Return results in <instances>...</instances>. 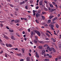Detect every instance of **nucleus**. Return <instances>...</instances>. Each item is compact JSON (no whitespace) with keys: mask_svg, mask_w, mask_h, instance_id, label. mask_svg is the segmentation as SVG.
<instances>
[{"mask_svg":"<svg viewBox=\"0 0 61 61\" xmlns=\"http://www.w3.org/2000/svg\"><path fill=\"white\" fill-rule=\"evenodd\" d=\"M46 32H47V33H49V34H51V32H50L49 31V30H47L46 31Z\"/></svg>","mask_w":61,"mask_h":61,"instance_id":"f704fd0d","label":"nucleus"},{"mask_svg":"<svg viewBox=\"0 0 61 61\" xmlns=\"http://www.w3.org/2000/svg\"><path fill=\"white\" fill-rule=\"evenodd\" d=\"M40 15L39 14L37 13L36 15V17H39V16H40Z\"/></svg>","mask_w":61,"mask_h":61,"instance_id":"1a4fd4ad","label":"nucleus"},{"mask_svg":"<svg viewBox=\"0 0 61 61\" xmlns=\"http://www.w3.org/2000/svg\"><path fill=\"white\" fill-rule=\"evenodd\" d=\"M52 3L53 5H55L56 4V3L54 2H52Z\"/></svg>","mask_w":61,"mask_h":61,"instance_id":"7c9ffc66","label":"nucleus"},{"mask_svg":"<svg viewBox=\"0 0 61 61\" xmlns=\"http://www.w3.org/2000/svg\"><path fill=\"white\" fill-rule=\"evenodd\" d=\"M58 59H59L60 60V59H61V56H60L58 57Z\"/></svg>","mask_w":61,"mask_h":61,"instance_id":"473e14b6","label":"nucleus"},{"mask_svg":"<svg viewBox=\"0 0 61 61\" xmlns=\"http://www.w3.org/2000/svg\"><path fill=\"white\" fill-rule=\"evenodd\" d=\"M23 19H25V20L26 21H27V20L26 18H24Z\"/></svg>","mask_w":61,"mask_h":61,"instance_id":"bf43d9fd","label":"nucleus"},{"mask_svg":"<svg viewBox=\"0 0 61 61\" xmlns=\"http://www.w3.org/2000/svg\"><path fill=\"white\" fill-rule=\"evenodd\" d=\"M46 40H49V39L48 38H46Z\"/></svg>","mask_w":61,"mask_h":61,"instance_id":"09e8293b","label":"nucleus"},{"mask_svg":"<svg viewBox=\"0 0 61 61\" xmlns=\"http://www.w3.org/2000/svg\"><path fill=\"white\" fill-rule=\"evenodd\" d=\"M39 43H41V44H44V42H43V41H40Z\"/></svg>","mask_w":61,"mask_h":61,"instance_id":"c756f323","label":"nucleus"},{"mask_svg":"<svg viewBox=\"0 0 61 61\" xmlns=\"http://www.w3.org/2000/svg\"><path fill=\"white\" fill-rule=\"evenodd\" d=\"M34 34H35V32H34V31H32L30 32L31 35V36H33L34 35Z\"/></svg>","mask_w":61,"mask_h":61,"instance_id":"39448f33","label":"nucleus"},{"mask_svg":"<svg viewBox=\"0 0 61 61\" xmlns=\"http://www.w3.org/2000/svg\"><path fill=\"white\" fill-rule=\"evenodd\" d=\"M9 5H10V6H11V7H14L13 5L12 4H9Z\"/></svg>","mask_w":61,"mask_h":61,"instance_id":"bb28decb","label":"nucleus"},{"mask_svg":"<svg viewBox=\"0 0 61 61\" xmlns=\"http://www.w3.org/2000/svg\"><path fill=\"white\" fill-rule=\"evenodd\" d=\"M15 23H20V20H15L14 21Z\"/></svg>","mask_w":61,"mask_h":61,"instance_id":"f03ea898","label":"nucleus"},{"mask_svg":"<svg viewBox=\"0 0 61 61\" xmlns=\"http://www.w3.org/2000/svg\"><path fill=\"white\" fill-rule=\"evenodd\" d=\"M9 47H12V46L11 45L9 44Z\"/></svg>","mask_w":61,"mask_h":61,"instance_id":"052dcab7","label":"nucleus"},{"mask_svg":"<svg viewBox=\"0 0 61 61\" xmlns=\"http://www.w3.org/2000/svg\"><path fill=\"white\" fill-rule=\"evenodd\" d=\"M36 55H35L36 57L37 58H39V55H38V54L37 53V52H36Z\"/></svg>","mask_w":61,"mask_h":61,"instance_id":"20e7f679","label":"nucleus"},{"mask_svg":"<svg viewBox=\"0 0 61 61\" xmlns=\"http://www.w3.org/2000/svg\"><path fill=\"white\" fill-rule=\"evenodd\" d=\"M41 16L42 17V19H43V20H45V17L43 16Z\"/></svg>","mask_w":61,"mask_h":61,"instance_id":"b1692460","label":"nucleus"},{"mask_svg":"<svg viewBox=\"0 0 61 61\" xmlns=\"http://www.w3.org/2000/svg\"><path fill=\"white\" fill-rule=\"evenodd\" d=\"M22 34H25V32L24 31H23L22 32Z\"/></svg>","mask_w":61,"mask_h":61,"instance_id":"e2e57ef3","label":"nucleus"},{"mask_svg":"<svg viewBox=\"0 0 61 61\" xmlns=\"http://www.w3.org/2000/svg\"><path fill=\"white\" fill-rule=\"evenodd\" d=\"M54 17L53 16H50L49 17V18L50 19H51L52 18H53Z\"/></svg>","mask_w":61,"mask_h":61,"instance_id":"4be33fe9","label":"nucleus"},{"mask_svg":"<svg viewBox=\"0 0 61 61\" xmlns=\"http://www.w3.org/2000/svg\"><path fill=\"white\" fill-rule=\"evenodd\" d=\"M35 37L36 38V40H38V37L37 36H35Z\"/></svg>","mask_w":61,"mask_h":61,"instance_id":"aec40b11","label":"nucleus"},{"mask_svg":"<svg viewBox=\"0 0 61 61\" xmlns=\"http://www.w3.org/2000/svg\"><path fill=\"white\" fill-rule=\"evenodd\" d=\"M11 39H13V38H14V36H11Z\"/></svg>","mask_w":61,"mask_h":61,"instance_id":"680f3d73","label":"nucleus"},{"mask_svg":"<svg viewBox=\"0 0 61 61\" xmlns=\"http://www.w3.org/2000/svg\"><path fill=\"white\" fill-rule=\"evenodd\" d=\"M50 48V47H49V46H48L47 47V49H49Z\"/></svg>","mask_w":61,"mask_h":61,"instance_id":"37998d69","label":"nucleus"},{"mask_svg":"<svg viewBox=\"0 0 61 61\" xmlns=\"http://www.w3.org/2000/svg\"><path fill=\"white\" fill-rule=\"evenodd\" d=\"M57 19V18L56 17H55L54 18L52 19V21H54L55 20H56Z\"/></svg>","mask_w":61,"mask_h":61,"instance_id":"6e6552de","label":"nucleus"},{"mask_svg":"<svg viewBox=\"0 0 61 61\" xmlns=\"http://www.w3.org/2000/svg\"><path fill=\"white\" fill-rule=\"evenodd\" d=\"M49 49V51H52V49L51 48H50Z\"/></svg>","mask_w":61,"mask_h":61,"instance_id":"3c124183","label":"nucleus"},{"mask_svg":"<svg viewBox=\"0 0 61 61\" xmlns=\"http://www.w3.org/2000/svg\"><path fill=\"white\" fill-rule=\"evenodd\" d=\"M2 36L3 37L5 38V35H2Z\"/></svg>","mask_w":61,"mask_h":61,"instance_id":"864d4df0","label":"nucleus"},{"mask_svg":"<svg viewBox=\"0 0 61 61\" xmlns=\"http://www.w3.org/2000/svg\"><path fill=\"white\" fill-rule=\"evenodd\" d=\"M56 10V9H52L51 10V12H53L54 11H55Z\"/></svg>","mask_w":61,"mask_h":61,"instance_id":"2f4dec72","label":"nucleus"},{"mask_svg":"<svg viewBox=\"0 0 61 61\" xmlns=\"http://www.w3.org/2000/svg\"><path fill=\"white\" fill-rule=\"evenodd\" d=\"M49 59H45L44 61H49Z\"/></svg>","mask_w":61,"mask_h":61,"instance_id":"a211bd4d","label":"nucleus"},{"mask_svg":"<svg viewBox=\"0 0 61 61\" xmlns=\"http://www.w3.org/2000/svg\"><path fill=\"white\" fill-rule=\"evenodd\" d=\"M50 7H53V5L52 4H51L50 5Z\"/></svg>","mask_w":61,"mask_h":61,"instance_id":"c9c22d12","label":"nucleus"},{"mask_svg":"<svg viewBox=\"0 0 61 61\" xmlns=\"http://www.w3.org/2000/svg\"><path fill=\"white\" fill-rule=\"evenodd\" d=\"M15 10L16 11H18V9L16 8L15 9Z\"/></svg>","mask_w":61,"mask_h":61,"instance_id":"4d7b16f0","label":"nucleus"},{"mask_svg":"<svg viewBox=\"0 0 61 61\" xmlns=\"http://www.w3.org/2000/svg\"><path fill=\"white\" fill-rule=\"evenodd\" d=\"M14 21H15V20H11V22H12H12H14Z\"/></svg>","mask_w":61,"mask_h":61,"instance_id":"79ce46f5","label":"nucleus"},{"mask_svg":"<svg viewBox=\"0 0 61 61\" xmlns=\"http://www.w3.org/2000/svg\"><path fill=\"white\" fill-rule=\"evenodd\" d=\"M34 41L35 43H37V41H36V40H34Z\"/></svg>","mask_w":61,"mask_h":61,"instance_id":"a878e982","label":"nucleus"},{"mask_svg":"<svg viewBox=\"0 0 61 61\" xmlns=\"http://www.w3.org/2000/svg\"><path fill=\"white\" fill-rule=\"evenodd\" d=\"M24 3H25V2H24V1H23L22 2H21L20 3V5H23V4H24Z\"/></svg>","mask_w":61,"mask_h":61,"instance_id":"9d476101","label":"nucleus"},{"mask_svg":"<svg viewBox=\"0 0 61 61\" xmlns=\"http://www.w3.org/2000/svg\"><path fill=\"white\" fill-rule=\"evenodd\" d=\"M37 34L38 35V36H41V35H40V32H38L37 33Z\"/></svg>","mask_w":61,"mask_h":61,"instance_id":"6ab92c4d","label":"nucleus"},{"mask_svg":"<svg viewBox=\"0 0 61 61\" xmlns=\"http://www.w3.org/2000/svg\"><path fill=\"white\" fill-rule=\"evenodd\" d=\"M51 39L53 42H56V40L54 39V38L52 37L51 38Z\"/></svg>","mask_w":61,"mask_h":61,"instance_id":"9b49d317","label":"nucleus"},{"mask_svg":"<svg viewBox=\"0 0 61 61\" xmlns=\"http://www.w3.org/2000/svg\"><path fill=\"white\" fill-rule=\"evenodd\" d=\"M35 12L36 11H35V10H33V15L34 16H35V15H36V13H35Z\"/></svg>","mask_w":61,"mask_h":61,"instance_id":"dca6fc26","label":"nucleus"},{"mask_svg":"<svg viewBox=\"0 0 61 61\" xmlns=\"http://www.w3.org/2000/svg\"><path fill=\"white\" fill-rule=\"evenodd\" d=\"M42 13L43 15H45V14H46V12H42Z\"/></svg>","mask_w":61,"mask_h":61,"instance_id":"4c0bfd02","label":"nucleus"},{"mask_svg":"<svg viewBox=\"0 0 61 61\" xmlns=\"http://www.w3.org/2000/svg\"><path fill=\"white\" fill-rule=\"evenodd\" d=\"M46 56H49V54H46Z\"/></svg>","mask_w":61,"mask_h":61,"instance_id":"774afa93","label":"nucleus"},{"mask_svg":"<svg viewBox=\"0 0 61 61\" xmlns=\"http://www.w3.org/2000/svg\"><path fill=\"white\" fill-rule=\"evenodd\" d=\"M45 52H46V51H45L44 50H43L42 52V55H44L45 53Z\"/></svg>","mask_w":61,"mask_h":61,"instance_id":"423d86ee","label":"nucleus"},{"mask_svg":"<svg viewBox=\"0 0 61 61\" xmlns=\"http://www.w3.org/2000/svg\"><path fill=\"white\" fill-rule=\"evenodd\" d=\"M49 26L51 27V29H52L53 30H54V29L53 28V27H54V25L52 24H51L49 25Z\"/></svg>","mask_w":61,"mask_h":61,"instance_id":"f257e3e1","label":"nucleus"},{"mask_svg":"<svg viewBox=\"0 0 61 61\" xmlns=\"http://www.w3.org/2000/svg\"><path fill=\"white\" fill-rule=\"evenodd\" d=\"M50 22H51V20H48V21L47 22V23H48V24H49V23H50Z\"/></svg>","mask_w":61,"mask_h":61,"instance_id":"5701e85b","label":"nucleus"},{"mask_svg":"<svg viewBox=\"0 0 61 61\" xmlns=\"http://www.w3.org/2000/svg\"><path fill=\"white\" fill-rule=\"evenodd\" d=\"M16 55H17L18 56H21L22 55V54L21 53H20L19 54L16 53Z\"/></svg>","mask_w":61,"mask_h":61,"instance_id":"f3484780","label":"nucleus"},{"mask_svg":"<svg viewBox=\"0 0 61 61\" xmlns=\"http://www.w3.org/2000/svg\"><path fill=\"white\" fill-rule=\"evenodd\" d=\"M52 51H54V52H56V50L54 49V48H52Z\"/></svg>","mask_w":61,"mask_h":61,"instance_id":"2eb2a0df","label":"nucleus"},{"mask_svg":"<svg viewBox=\"0 0 61 61\" xmlns=\"http://www.w3.org/2000/svg\"><path fill=\"white\" fill-rule=\"evenodd\" d=\"M43 4V2L42 1H41L39 2V5H42Z\"/></svg>","mask_w":61,"mask_h":61,"instance_id":"ddd939ff","label":"nucleus"},{"mask_svg":"<svg viewBox=\"0 0 61 61\" xmlns=\"http://www.w3.org/2000/svg\"><path fill=\"white\" fill-rule=\"evenodd\" d=\"M55 23V22L54 21L52 22H51V23L52 24H54Z\"/></svg>","mask_w":61,"mask_h":61,"instance_id":"49530a36","label":"nucleus"},{"mask_svg":"<svg viewBox=\"0 0 61 61\" xmlns=\"http://www.w3.org/2000/svg\"><path fill=\"white\" fill-rule=\"evenodd\" d=\"M44 26H45V27H46H46L48 26V25L47 24H45Z\"/></svg>","mask_w":61,"mask_h":61,"instance_id":"cd10ccee","label":"nucleus"},{"mask_svg":"<svg viewBox=\"0 0 61 61\" xmlns=\"http://www.w3.org/2000/svg\"><path fill=\"white\" fill-rule=\"evenodd\" d=\"M39 31H36V30H35V33H37H37H38V32H39Z\"/></svg>","mask_w":61,"mask_h":61,"instance_id":"a18cd8bd","label":"nucleus"},{"mask_svg":"<svg viewBox=\"0 0 61 61\" xmlns=\"http://www.w3.org/2000/svg\"><path fill=\"white\" fill-rule=\"evenodd\" d=\"M9 31L10 32H13V30H9Z\"/></svg>","mask_w":61,"mask_h":61,"instance_id":"ea45409f","label":"nucleus"},{"mask_svg":"<svg viewBox=\"0 0 61 61\" xmlns=\"http://www.w3.org/2000/svg\"><path fill=\"white\" fill-rule=\"evenodd\" d=\"M56 26L57 28H58V27H59V26H58V25L57 24H56Z\"/></svg>","mask_w":61,"mask_h":61,"instance_id":"a19ab883","label":"nucleus"},{"mask_svg":"<svg viewBox=\"0 0 61 61\" xmlns=\"http://www.w3.org/2000/svg\"><path fill=\"white\" fill-rule=\"evenodd\" d=\"M9 44H6V46L7 47H9Z\"/></svg>","mask_w":61,"mask_h":61,"instance_id":"72a5a7b5","label":"nucleus"},{"mask_svg":"<svg viewBox=\"0 0 61 61\" xmlns=\"http://www.w3.org/2000/svg\"><path fill=\"white\" fill-rule=\"evenodd\" d=\"M36 9H38V8H39V7L38 6H37L36 7Z\"/></svg>","mask_w":61,"mask_h":61,"instance_id":"5fc2aeb1","label":"nucleus"},{"mask_svg":"<svg viewBox=\"0 0 61 61\" xmlns=\"http://www.w3.org/2000/svg\"><path fill=\"white\" fill-rule=\"evenodd\" d=\"M55 60L56 61H57L58 60V58H56L55 59Z\"/></svg>","mask_w":61,"mask_h":61,"instance_id":"6e6d98bb","label":"nucleus"},{"mask_svg":"<svg viewBox=\"0 0 61 61\" xmlns=\"http://www.w3.org/2000/svg\"><path fill=\"white\" fill-rule=\"evenodd\" d=\"M60 14H58V17H60Z\"/></svg>","mask_w":61,"mask_h":61,"instance_id":"13d9d810","label":"nucleus"},{"mask_svg":"<svg viewBox=\"0 0 61 61\" xmlns=\"http://www.w3.org/2000/svg\"><path fill=\"white\" fill-rule=\"evenodd\" d=\"M41 10H39L38 11V13H40V12H41Z\"/></svg>","mask_w":61,"mask_h":61,"instance_id":"603ef678","label":"nucleus"},{"mask_svg":"<svg viewBox=\"0 0 61 61\" xmlns=\"http://www.w3.org/2000/svg\"><path fill=\"white\" fill-rule=\"evenodd\" d=\"M38 48L40 49H42L43 48V46H40L38 47Z\"/></svg>","mask_w":61,"mask_h":61,"instance_id":"0eeeda50","label":"nucleus"},{"mask_svg":"<svg viewBox=\"0 0 61 61\" xmlns=\"http://www.w3.org/2000/svg\"><path fill=\"white\" fill-rule=\"evenodd\" d=\"M47 4H48L47 3L46 4V7H47V8H48V6H47Z\"/></svg>","mask_w":61,"mask_h":61,"instance_id":"0e129e2a","label":"nucleus"},{"mask_svg":"<svg viewBox=\"0 0 61 61\" xmlns=\"http://www.w3.org/2000/svg\"><path fill=\"white\" fill-rule=\"evenodd\" d=\"M36 22H37V23L38 24L39 23V22H38L36 20Z\"/></svg>","mask_w":61,"mask_h":61,"instance_id":"58836bf2","label":"nucleus"},{"mask_svg":"<svg viewBox=\"0 0 61 61\" xmlns=\"http://www.w3.org/2000/svg\"><path fill=\"white\" fill-rule=\"evenodd\" d=\"M25 8L26 9H28V7H27V6H25Z\"/></svg>","mask_w":61,"mask_h":61,"instance_id":"8fccbe9b","label":"nucleus"},{"mask_svg":"<svg viewBox=\"0 0 61 61\" xmlns=\"http://www.w3.org/2000/svg\"><path fill=\"white\" fill-rule=\"evenodd\" d=\"M10 16H12H12H13V14H10Z\"/></svg>","mask_w":61,"mask_h":61,"instance_id":"69168bd1","label":"nucleus"},{"mask_svg":"<svg viewBox=\"0 0 61 61\" xmlns=\"http://www.w3.org/2000/svg\"><path fill=\"white\" fill-rule=\"evenodd\" d=\"M14 49L15 50H18V49L17 48H14Z\"/></svg>","mask_w":61,"mask_h":61,"instance_id":"de8ad7c7","label":"nucleus"},{"mask_svg":"<svg viewBox=\"0 0 61 61\" xmlns=\"http://www.w3.org/2000/svg\"><path fill=\"white\" fill-rule=\"evenodd\" d=\"M0 26L1 27H3V26H4V25H3V23H1L0 24Z\"/></svg>","mask_w":61,"mask_h":61,"instance_id":"393cba45","label":"nucleus"},{"mask_svg":"<svg viewBox=\"0 0 61 61\" xmlns=\"http://www.w3.org/2000/svg\"><path fill=\"white\" fill-rule=\"evenodd\" d=\"M21 51L22 52V53H25V49L24 48H22L21 49Z\"/></svg>","mask_w":61,"mask_h":61,"instance_id":"f8f14e48","label":"nucleus"},{"mask_svg":"<svg viewBox=\"0 0 61 61\" xmlns=\"http://www.w3.org/2000/svg\"><path fill=\"white\" fill-rule=\"evenodd\" d=\"M30 57H27L26 58V61H30Z\"/></svg>","mask_w":61,"mask_h":61,"instance_id":"7ed1b4c3","label":"nucleus"},{"mask_svg":"<svg viewBox=\"0 0 61 61\" xmlns=\"http://www.w3.org/2000/svg\"><path fill=\"white\" fill-rule=\"evenodd\" d=\"M16 25H17V26H19V25H20L18 23H17L16 24Z\"/></svg>","mask_w":61,"mask_h":61,"instance_id":"338daca9","label":"nucleus"},{"mask_svg":"<svg viewBox=\"0 0 61 61\" xmlns=\"http://www.w3.org/2000/svg\"><path fill=\"white\" fill-rule=\"evenodd\" d=\"M3 53V50H1V51L0 52V54H2Z\"/></svg>","mask_w":61,"mask_h":61,"instance_id":"e433bc0d","label":"nucleus"},{"mask_svg":"<svg viewBox=\"0 0 61 61\" xmlns=\"http://www.w3.org/2000/svg\"><path fill=\"white\" fill-rule=\"evenodd\" d=\"M4 38H5L6 39H9V38L7 36H6V35H5Z\"/></svg>","mask_w":61,"mask_h":61,"instance_id":"4468645a","label":"nucleus"},{"mask_svg":"<svg viewBox=\"0 0 61 61\" xmlns=\"http://www.w3.org/2000/svg\"><path fill=\"white\" fill-rule=\"evenodd\" d=\"M5 56L6 57H7V53H5Z\"/></svg>","mask_w":61,"mask_h":61,"instance_id":"c85d7f7f","label":"nucleus"},{"mask_svg":"<svg viewBox=\"0 0 61 61\" xmlns=\"http://www.w3.org/2000/svg\"><path fill=\"white\" fill-rule=\"evenodd\" d=\"M20 60V61H23L24 60V59H21Z\"/></svg>","mask_w":61,"mask_h":61,"instance_id":"c03bdc74","label":"nucleus"},{"mask_svg":"<svg viewBox=\"0 0 61 61\" xmlns=\"http://www.w3.org/2000/svg\"><path fill=\"white\" fill-rule=\"evenodd\" d=\"M48 46V45L47 44H45V45L43 46L44 47H46V46Z\"/></svg>","mask_w":61,"mask_h":61,"instance_id":"412c9836","label":"nucleus"}]
</instances>
